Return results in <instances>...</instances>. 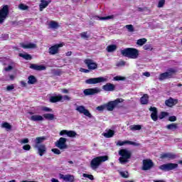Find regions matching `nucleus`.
I'll list each match as a JSON object with an SVG mask.
<instances>
[{
  "label": "nucleus",
  "mask_w": 182,
  "mask_h": 182,
  "mask_svg": "<svg viewBox=\"0 0 182 182\" xmlns=\"http://www.w3.org/2000/svg\"><path fill=\"white\" fill-rule=\"evenodd\" d=\"M119 156V161L121 164H126V163H129V159L132 157V152L127 149H120L118 152Z\"/></svg>",
  "instance_id": "f257e3e1"
},
{
  "label": "nucleus",
  "mask_w": 182,
  "mask_h": 182,
  "mask_svg": "<svg viewBox=\"0 0 182 182\" xmlns=\"http://www.w3.org/2000/svg\"><path fill=\"white\" fill-rule=\"evenodd\" d=\"M122 55L129 58L130 59H137L139 58V50L136 48H128L121 50Z\"/></svg>",
  "instance_id": "f03ea898"
},
{
  "label": "nucleus",
  "mask_w": 182,
  "mask_h": 182,
  "mask_svg": "<svg viewBox=\"0 0 182 182\" xmlns=\"http://www.w3.org/2000/svg\"><path fill=\"white\" fill-rule=\"evenodd\" d=\"M107 160H109L107 156L94 158L90 163L91 168L92 170H96L97 168H99V166H100L103 161H107Z\"/></svg>",
  "instance_id": "7ed1b4c3"
},
{
  "label": "nucleus",
  "mask_w": 182,
  "mask_h": 182,
  "mask_svg": "<svg viewBox=\"0 0 182 182\" xmlns=\"http://www.w3.org/2000/svg\"><path fill=\"white\" fill-rule=\"evenodd\" d=\"M122 102H123V99L117 98L114 101H111L105 104V109H107V110H108L109 112H113L114 107H116L119 105V103Z\"/></svg>",
  "instance_id": "20e7f679"
},
{
  "label": "nucleus",
  "mask_w": 182,
  "mask_h": 182,
  "mask_svg": "<svg viewBox=\"0 0 182 182\" xmlns=\"http://www.w3.org/2000/svg\"><path fill=\"white\" fill-rule=\"evenodd\" d=\"M107 82V77H98L94 78H90L85 80L87 85H96L97 83H103Z\"/></svg>",
  "instance_id": "39448f33"
},
{
  "label": "nucleus",
  "mask_w": 182,
  "mask_h": 182,
  "mask_svg": "<svg viewBox=\"0 0 182 182\" xmlns=\"http://www.w3.org/2000/svg\"><path fill=\"white\" fill-rule=\"evenodd\" d=\"M176 73L174 68H169L166 73L159 75V80H166V79H170L173 77V75Z\"/></svg>",
  "instance_id": "423d86ee"
},
{
  "label": "nucleus",
  "mask_w": 182,
  "mask_h": 182,
  "mask_svg": "<svg viewBox=\"0 0 182 182\" xmlns=\"http://www.w3.org/2000/svg\"><path fill=\"white\" fill-rule=\"evenodd\" d=\"M75 110L80 113V114H84L89 119H92V114L88 111L87 109L83 105H76Z\"/></svg>",
  "instance_id": "0eeeda50"
},
{
  "label": "nucleus",
  "mask_w": 182,
  "mask_h": 182,
  "mask_svg": "<svg viewBox=\"0 0 182 182\" xmlns=\"http://www.w3.org/2000/svg\"><path fill=\"white\" fill-rule=\"evenodd\" d=\"M9 14V8L6 5L0 10V23H4V21L6 19Z\"/></svg>",
  "instance_id": "6e6552de"
},
{
  "label": "nucleus",
  "mask_w": 182,
  "mask_h": 182,
  "mask_svg": "<svg viewBox=\"0 0 182 182\" xmlns=\"http://www.w3.org/2000/svg\"><path fill=\"white\" fill-rule=\"evenodd\" d=\"M66 138L61 137L58 141L55 142V146L60 150H65L68 149V145H66Z\"/></svg>",
  "instance_id": "1a4fd4ad"
},
{
  "label": "nucleus",
  "mask_w": 182,
  "mask_h": 182,
  "mask_svg": "<svg viewBox=\"0 0 182 182\" xmlns=\"http://www.w3.org/2000/svg\"><path fill=\"white\" fill-rule=\"evenodd\" d=\"M100 92H101V90L100 88H98V87L89 88V89H85L84 90V95H85V96H89L92 95H96L97 93H100Z\"/></svg>",
  "instance_id": "9d476101"
},
{
  "label": "nucleus",
  "mask_w": 182,
  "mask_h": 182,
  "mask_svg": "<svg viewBox=\"0 0 182 182\" xmlns=\"http://www.w3.org/2000/svg\"><path fill=\"white\" fill-rule=\"evenodd\" d=\"M60 136H68V137H76V136H77V133H76V132L75 131H68L66 129H63L62 131L60 132Z\"/></svg>",
  "instance_id": "9b49d317"
},
{
  "label": "nucleus",
  "mask_w": 182,
  "mask_h": 182,
  "mask_svg": "<svg viewBox=\"0 0 182 182\" xmlns=\"http://www.w3.org/2000/svg\"><path fill=\"white\" fill-rule=\"evenodd\" d=\"M63 43L56 44L49 48L50 55H56L59 52V48H63Z\"/></svg>",
  "instance_id": "f8f14e48"
},
{
  "label": "nucleus",
  "mask_w": 182,
  "mask_h": 182,
  "mask_svg": "<svg viewBox=\"0 0 182 182\" xmlns=\"http://www.w3.org/2000/svg\"><path fill=\"white\" fill-rule=\"evenodd\" d=\"M84 62L90 70H95V69H97V64L94 63L93 60L87 59L85 60Z\"/></svg>",
  "instance_id": "ddd939ff"
},
{
  "label": "nucleus",
  "mask_w": 182,
  "mask_h": 182,
  "mask_svg": "<svg viewBox=\"0 0 182 182\" xmlns=\"http://www.w3.org/2000/svg\"><path fill=\"white\" fill-rule=\"evenodd\" d=\"M59 178H60L61 180H63V181H66V182H74L75 181V176H73V175H70V174L63 175L62 173H60Z\"/></svg>",
  "instance_id": "4468645a"
},
{
  "label": "nucleus",
  "mask_w": 182,
  "mask_h": 182,
  "mask_svg": "<svg viewBox=\"0 0 182 182\" xmlns=\"http://www.w3.org/2000/svg\"><path fill=\"white\" fill-rule=\"evenodd\" d=\"M153 167V161L150 159L143 161V170H150Z\"/></svg>",
  "instance_id": "2eb2a0df"
},
{
  "label": "nucleus",
  "mask_w": 182,
  "mask_h": 182,
  "mask_svg": "<svg viewBox=\"0 0 182 182\" xmlns=\"http://www.w3.org/2000/svg\"><path fill=\"white\" fill-rule=\"evenodd\" d=\"M34 147L38 149V154L41 156L46 153V146L44 144L35 145Z\"/></svg>",
  "instance_id": "dca6fc26"
},
{
  "label": "nucleus",
  "mask_w": 182,
  "mask_h": 182,
  "mask_svg": "<svg viewBox=\"0 0 182 182\" xmlns=\"http://www.w3.org/2000/svg\"><path fill=\"white\" fill-rule=\"evenodd\" d=\"M50 102L51 103H57V102H63V96L60 95H55L50 97Z\"/></svg>",
  "instance_id": "f3484780"
},
{
  "label": "nucleus",
  "mask_w": 182,
  "mask_h": 182,
  "mask_svg": "<svg viewBox=\"0 0 182 182\" xmlns=\"http://www.w3.org/2000/svg\"><path fill=\"white\" fill-rule=\"evenodd\" d=\"M150 112H151V117L154 122H157L159 116H157V108L154 107H151L149 108Z\"/></svg>",
  "instance_id": "a211bd4d"
},
{
  "label": "nucleus",
  "mask_w": 182,
  "mask_h": 182,
  "mask_svg": "<svg viewBox=\"0 0 182 182\" xmlns=\"http://www.w3.org/2000/svg\"><path fill=\"white\" fill-rule=\"evenodd\" d=\"M20 46L23 48V49H36V44L33 43H22L20 44Z\"/></svg>",
  "instance_id": "6ab92c4d"
},
{
  "label": "nucleus",
  "mask_w": 182,
  "mask_h": 182,
  "mask_svg": "<svg viewBox=\"0 0 182 182\" xmlns=\"http://www.w3.org/2000/svg\"><path fill=\"white\" fill-rule=\"evenodd\" d=\"M114 133H116V132L113 129H107L104 133H102V136L106 139H112V137L114 136Z\"/></svg>",
  "instance_id": "aec40b11"
},
{
  "label": "nucleus",
  "mask_w": 182,
  "mask_h": 182,
  "mask_svg": "<svg viewBox=\"0 0 182 182\" xmlns=\"http://www.w3.org/2000/svg\"><path fill=\"white\" fill-rule=\"evenodd\" d=\"M50 0H41V4H39L40 11L42 12L50 4Z\"/></svg>",
  "instance_id": "412c9836"
},
{
  "label": "nucleus",
  "mask_w": 182,
  "mask_h": 182,
  "mask_svg": "<svg viewBox=\"0 0 182 182\" xmlns=\"http://www.w3.org/2000/svg\"><path fill=\"white\" fill-rule=\"evenodd\" d=\"M178 102V100L169 98L168 100H166L165 105H166V106H168V107H173V106L177 105Z\"/></svg>",
  "instance_id": "4be33fe9"
},
{
  "label": "nucleus",
  "mask_w": 182,
  "mask_h": 182,
  "mask_svg": "<svg viewBox=\"0 0 182 182\" xmlns=\"http://www.w3.org/2000/svg\"><path fill=\"white\" fill-rule=\"evenodd\" d=\"M102 89L106 92H113L114 90V85L107 83L105 85H103Z\"/></svg>",
  "instance_id": "5701e85b"
},
{
  "label": "nucleus",
  "mask_w": 182,
  "mask_h": 182,
  "mask_svg": "<svg viewBox=\"0 0 182 182\" xmlns=\"http://www.w3.org/2000/svg\"><path fill=\"white\" fill-rule=\"evenodd\" d=\"M31 69H33L34 70H45L46 69V67L45 65H38L36 64H31L30 65Z\"/></svg>",
  "instance_id": "b1692460"
},
{
  "label": "nucleus",
  "mask_w": 182,
  "mask_h": 182,
  "mask_svg": "<svg viewBox=\"0 0 182 182\" xmlns=\"http://www.w3.org/2000/svg\"><path fill=\"white\" fill-rule=\"evenodd\" d=\"M161 159H170L173 160L176 159V155L171 153H165L161 155Z\"/></svg>",
  "instance_id": "393cba45"
},
{
  "label": "nucleus",
  "mask_w": 182,
  "mask_h": 182,
  "mask_svg": "<svg viewBox=\"0 0 182 182\" xmlns=\"http://www.w3.org/2000/svg\"><path fill=\"white\" fill-rule=\"evenodd\" d=\"M30 120L32 122H43V117L38 114L33 115L30 117Z\"/></svg>",
  "instance_id": "a878e982"
},
{
  "label": "nucleus",
  "mask_w": 182,
  "mask_h": 182,
  "mask_svg": "<svg viewBox=\"0 0 182 182\" xmlns=\"http://www.w3.org/2000/svg\"><path fill=\"white\" fill-rule=\"evenodd\" d=\"M46 140V136H38L35 139V146H41V143H43Z\"/></svg>",
  "instance_id": "bb28decb"
},
{
  "label": "nucleus",
  "mask_w": 182,
  "mask_h": 182,
  "mask_svg": "<svg viewBox=\"0 0 182 182\" xmlns=\"http://www.w3.org/2000/svg\"><path fill=\"white\" fill-rule=\"evenodd\" d=\"M149 103V95L147 94H144L141 97V105H147Z\"/></svg>",
  "instance_id": "cd10ccee"
},
{
  "label": "nucleus",
  "mask_w": 182,
  "mask_h": 182,
  "mask_svg": "<svg viewBox=\"0 0 182 182\" xmlns=\"http://www.w3.org/2000/svg\"><path fill=\"white\" fill-rule=\"evenodd\" d=\"M48 26L51 29H58L59 28V23L55 21H52L49 23Z\"/></svg>",
  "instance_id": "c85d7f7f"
},
{
  "label": "nucleus",
  "mask_w": 182,
  "mask_h": 182,
  "mask_svg": "<svg viewBox=\"0 0 182 182\" xmlns=\"http://www.w3.org/2000/svg\"><path fill=\"white\" fill-rule=\"evenodd\" d=\"M124 144H134V142L130 141H118L116 142L117 146H124Z\"/></svg>",
  "instance_id": "c756f323"
},
{
  "label": "nucleus",
  "mask_w": 182,
  "mask_h": 182,
  "mask_svg": "<svg viewBox=\"0 0 182 182\" xmlns=\"http://www.w3.org/2000/svg\"><path fill=\"white\" fill-rule=\"evenodd\" d=\"M28 85H35L37 82L36 77H35V76L33 75H30L28 77Z\"/></svg>",
  "instance_id": "7c9ffc66"
},
{
  "label": "nucleus",
  "mask_w": 182,
  "mask_h": 182,
  "mask_svg": "<svg viewBox=\"0 0 182 182\" xmlns=\"http://www.w3.org/2000/svg\"><path fill=\"white\" fill-rule=\"evenodd\" d=\"M130 130H132V132H136L137 130H141V125L140 124H134V125H131L129 127Z\"/></svg>",
  "instance_id": "2f4dec72"
},
{
  "label": "nucleus",
  "mask_w": 182,
  "mask_h": 182,
  "mask_svg": "<svg viewBox=\"0 0 182 182\" xmlns=\"http://www.w3.org/2000/svg\"><path fill=\"white\" fill-rule=\"evenodd\" d=\"M112 18H113L112 16H107L105 17L95 16L94 17V19H96V21H107L109 19H112Z\"/></svg>",
  "instance_id": "473e14b6"
},
{
  "label": "nucleus",
  "mask_w": 182,
  "mask_h": 182,
  "mask_svg": "<svg viewBox=\"0 0 182 182\" xmlns=\"http://www.w3.org/2000/svg\"><path fill=\"white\" fill-rule=\"evenodd\" d=\"M43 117H44V119H46L47 120H54L55 119V114H44L43 115Z\"/></svg>",
  "instance_id": "72a5a7b5"
},
{
  "label": "nucleus",
  "mask_w": 182,
  "mask_h": 182,
  "mask_svg": "<svg viewBox=\"0 0 182 182\" xmlns=\"http://www.w3.org/2000/svg\"><path fill=\"white\" fill-rule=\"evenodd\" d=\"M116 49H117V45H109L107 47V51L109 52V53L112 52H114Z\"/></svg>",
  "instance_id": "f704fd0d"
},
{
  "label": "nucleus",
  "mask_w": 182,
  "mask_h": 182,
  "mask_svg": "<svg viewBox=\"0 0 182 182\" xmlns=\"http://www.w3.org/2000/svg\"><path fill=\"white\" fill-rule=\"evenodd\" d=\"M1 127L2 129H6V130L9 131L11 130V129H12V125L8 122H3L1 124Z\"/></svg>",
  "instance_id": "c9c22d12"
},
{
  "label": "nucleus",
  "mask_w": 182,
  "mask_h": 182,
  "mask_svg": "<svg viewBox=\"0 0 182 182\" xmlns=\"http://www.w3.org/2000/svg\"><path fill=\"white\" fill-rule=\"evenodd\" d=\"M146 42H147V39L140 38V39L137 40L136 45H139V46H143V45H144V43H146Z\"/></svg>",
  "instance_id": "e433bc0d"
},
{
  "label": "nucleus",
  "mask_w": 182,
  "mask_h": 182,
  "mask_svg": "<svg viewBox=\"0 0 182 182\" xmlns=\"http://www.w3.org/2000/svg\"><path fill=\"white\" fill-rule=\"evenodd\" d=\"M168 171H170L171 170H174V168H177V167H178V164L169 163L168 164Z\"/></svg>",
  "instance_id": "4c0bfd02"
},
{
  "label": "nucleus",
  "mask_w": 182,
  "mask_h": 182,
  "mask_svg": "<svg viewBox=\"0 0 182 182\" xmlns=\"http://www.w3.org/2000/svg\"><path fill=\"white\" fill-rule=\"evenodd\" d=\"M168 130H176L177 129V124H171L166 126Z\"/></svg>",
  "instance_id": "58836bf2"
},
{
  "label": "nucleus",
  "mask_w": 182,
  "mask_h": 182,
  "mask_svg": "<svg viewBox=\"0 0 182 182\" xmlns=\"http://www.w3.org/2000/svg\"><path fill=\"white\" fill-rule=\"evenodd\" d=\"M160 170L162 171H168V164H165L159 166Z\"/></svg>",
  "instance_id": "ea45409f"
},
{
  "label": "nucleus",
  "mask_w": 182,
  "mask_h": 182,
  "mask_svg": "<svg viewBox=\"0 0 182 182\" xmlns=\"http://www.w3.org/2000/svg\"><path fill=\"white\" fill-rule=\"evenodd\" d=\"M19 56L21 58H23V59H26V60H30V59H32V57H31V55L29 54L20 53Z\"/></svg>",
  "instance_id": "a19ab883"
},
{
  "label": "nucleus",
  "mask_w": 182,
  "mask_h": 182,
  "mask_svg": "<svg viewBox=\"0 0 182 182\" xmlns=\"http://www.w3.org/2000/svg\"><path fill=\"white\" fill-rule=\"evenodd\" d=\"M29 9V7L26 5H25L24 4H20L18 5V9H20L21 11H26Z\"/></svg>",
  "instance_id": "79ce46f5"
},
{
  "label": "nucleus",
  "mask_w": 182,
  "mask_h": 182,
  "mask_svg": "<svg viewBox=\"0 0 182 182\" xmlns=\"http://www.w3.org/2000/svg\"><path fill=\"white\" fill-rule=\"evenodd\" d=\"M113 80H115L116 82H118L119 80L124 81L126 80V77L118 75V76L114 77Z\"/></svg>",
  "instance_id": "37998d69"
},
{
  "label": "nucleus",
  "mask_w": 182,
  "mask_h": 182,
  "mask_svg": "<svg viewBox=\"0 0 182 182\" xmlns=\"http://www.w3.org/2000/svg\"><path fill=\"white\" fill-rule=\"evenodd\" d=\"M120 176H122L124 178H127L129 177V172L128 171H120Z\"/></svg>",
  "instance_id": "c03bdc74"
},
{
  "label": "nucleus",
  "mask_w": 182,
  "mask_h": 182,
  "mask_svg": "<svg viewBox=\"0 0 182 182\" xmlns=\"http://www.w3.org/2000/svg\"><path fill=\"white\" fill-rule=\"evenodd\" d=\"M82 176L85 177V178H89V180L91 181L95 180V177H93V175L83 173Z\"/></svg>",
  "instance_id": "a18cd8bd"
},
{
  "label": "nucleus",
  "mask_w": 182,
  "mask_h": 182,
  "mask_svg": "<svg viewBox=\"0 0 182 182\" xmlns=\"http://www.w3.org/2000/svg\"><path fill=\"white\" fill-rule=\"evenodd\" d=\"M168 116V113L166 112H162L159 116V119H164V117H167Z\"/></svg>",
  "instance_id": "49530a36"
},
{
  "label": "nucleus",
  "mask_w": 182,
  "mask_h": 182,
  "mask_svg": "<svg viewBox=\"0 0 182 182\" xmlns=\"http://www.w3.org/2000/svg\"><path fill=\"white\" fill-rule=\"evenodd\" d=\"M15 68V63H11V65H9L7 68H5L6 72H9V70H12Z\"/></svg>",
  "instance_id": "de8ad7c7"
},
{
  "label": "nucleus",
  "mask_w": 182,
  "mask_h": 182,
  "mask_svg": "<svg viewBox=\"0 0 182 182\" xmlns=\"http://www.w3.org/2000/svg\"><path fill=\"white\" fill-rule=\"evenodd\" d=\"M105 109H106V105L99 106L96 108V109L99 112H103Z\"/></svg>",
  "instance_id": "09e8293b"
},
{
  "label": "nucleus",
  "mask_w": 182,
  "mask_h": 182,
  "mask_svg": "<svg viewBox=\"0 0 182 182\" xmlns=\"http://www.w3.org/2000/svg\"><path fill=\"white\" fill-rule=\"evenodd\" d=\"M125 27L128 29L129 32H134V28L132 25H127Z\"/></svg>",
  "instance_id": "8fccbe9b"
},
{
  "label": "nucleus",
  "mask_w": 182,
  "mask_h": 182,
  "mask_svg": "<svg viewBox=\"0 0 182 182\" xmlns=\"http://www.w3.org/2000/svg\"><path fill=\"white\" fill-rule=\"evenodd\" d=\"M165 2L166 1L164 0H160L158 3V8H163V6H164Z\"/></svg>",
  "instance_id": "3c124183"
},
{
  "label": "nucleus",
  "mask_w": 182,
  "mask_h": 182,
  "mask_svg": "<svg viewBox=\"0 0 182 182\" xmlns=\"http://www.w3.org/2000/svg\"><path fill=\"white\" fill-rule=\"evenodd\" d=\"M144 50H151V49H153V48H151V46L150 44H146L145 46H144Z\"/></svg>",
  "instance_id": "603ef678"
},
{
  "label": "nucleus",
  "mask_w": 182,
  "mask_h": 182,
  "mask_svg": "<svg viewBox=\"0 0 182 182\" xmlns=\"http://www.w3.org/2000/svg\"><path fill=\"white\" fill-rule=\"evenodd\" d=\"M81 38H82V39H87L89 38V36H87V32H83L80 34Z\"/></svg>",
  "instance_id": "864d4df0"
},
{
  "label": "nucleus",
  "mask_w": 182,
  "mask_h": 182,
  "mask_svg": "<svg viewBox=\"0 0 182 182\" xmlns=\"http://www.w3.org/2000/svg\"><path fill=\"white\" fill-rule=\"evenodd\" d=\"M51 151H53V153H54V154H60V150H59L58 149H53L51 150Z\"/></svg>",
  "instance_id": "5fc2aeb1"
},
{
  "label": "nucleus",
  "mask_w": 182,
  "mask_h": 182,
  "mask_svg": "<svg viewBox=\"0 0 182 182\" xmlns=\"http://www.w3.org/2000/svg\"><path fill=\"white\" fill-rule=\"evenodd\" d=\"M20 143H21L22 144H25L26 143H29V139H23L21 140Z\"/></svg>",
  "instance_id": "6e6d98bb"
},
{
  "label": "nucleus",
  "mask_w": 182,
  "mask_h": 182,
  "mask_svg": "<svg viewBox=\"0 0 182 182\" xmlns=\"http://www.w3.org/2000/svg\"><path fill=\"white\" fill-rule=\"evenodd\" d=\"M42 110L43 112H52V109L49 108V107H43L42 108Z\"/></svg>",
  "instance_id": "4d7b16f0"
},
{
  "label": "nucleus",
  "mask_w": 182,
  "mask_h": 182,
  "mask_svg": "<svg viewBox=\"0 0 182 182\" xmlns=\"http://www.w3.org/2000/svg\"><path fill=\"white\" fill-rule=\"evenodd\" d=\"M70 97H69L68 95H64L63 96V102H65V100H70Z\"/></svg>",
  "instance_id": "13d9d810"
},
{
  "label": "nucleus",
  "mask_w": 182,
  "mask_h": 182,
  "mask_svg": "<svg viewBox=\"0 0 182 182\" xmlns=\"http://www.w3.org/2000/svg\"><path fill=\"white\" fill-rule=\"evenodd\" d=\"M169 122H176L177 120V118L175 116L169 117L168 119Z\"/></svg>",
  "instance_id": "bf43d9fd"
},
{
  "label": "nucleus",
  "mask_w": 182,
  "mask_h": 182,
  "mask_svg": "<svg viewBox=\"0 0 182 182\" xmlns=\"http://www.w3.org/2000/svg\"><path fill=\"white\" fill-rule=\"evenodd\" d=\"M23 150H31V145L26 144L23 146Z\"/></svg>",
  "instance_id": "052dcab7"
},
{
  "label": "nucleus",
  "mask_w": 182,
  "mask_h": 182,
  "mask_svg": "<svg viewBox=\"0 0 182 182\" xmlns=\"http://www.w3.org/2000/svg\"><path fill=\"white\" fill-rule=\"evenodd\" d=\"M80 72H82L83 73H89L90 70L81 68H80Z\"/></svg>",
  "instance_id": "680f3d73"
},
{
  "label": "nucleus",
  "mask_w": 182,
  "mask_h": 182,
  "mask_svg": "<svg viewBox=\"0 0 182 182\" xmlns=\"http://www.w3.org/2000/svg\"><path fill=\"white\" fill-rule=\"evenodd\" d=\"M15 87L14 86V85H8L7 86V90H13V89H14Z\"/></svg>",
  "instance_id": "e2e57ef3"
},
{
  "label": "nucleus",
  "mask_w": 182,
  "mask_h": 182,
  "mask_svg": "<svg viewBox=\"0 0 182 182\" xmlns=\"http://www.w3.org/2000/svg\"><path fill=\"white\" fill-rule=\"evenodd\" d=\"M143 76H146V77H150V73L145 72L142 73Z\"/></svg>",
  "instance_id": "0e129e2a"
},
{
  "label": "nucleus",
  "mask_w": 182,
  "mask_h": 182,
  "mask_svg": "<svg viewBox=\"0 0 182 182\" xmlns=\"http://www.w3.org/2000/svg\"><path fill=\"white\" fill-rule=\"evenodd\" d=\"M20 83L23 87L26 86V82L25 81H21Z\"/></svg>",
  "instance_id": "69168bd1"
},
{
  "label": "nucleus",
  "mask_w": 182,
  "mask_h": 182,
  "mask_svg": "<svg viewBox=\"0 0 182 182\" xmlns=\"http://www.w3.org/2000/svg\"><path fill=\"white\" fill-rule=\"evenodd\" d=\"M125 63L124 61H120L118 64V66H124Z\"/></svg>",
  "instance_id": "338daca9"
},
{
  "label": "nucleus",
  "mask_w": 182,
  "mask_h": 182,
  "mask_svg": "<svg viewBox=\"0 0 182 182\" xmlns=\"http://www.w3.org/2000/svg\"><path fill=\"white\" fill-rule=\"evenodd\" d=\"M51 182H59V180H58V179H56V178H53L51 179Z\"/></svg>",
  "instance_id": "774afa93"
}]
</instances>
